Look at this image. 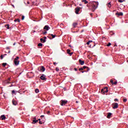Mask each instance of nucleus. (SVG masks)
<instances>
[{
    "mask_svg": "<svg viewBox=\"0 0 128 128\" xmlns=\"http://www.w3.org/2000/svg\"><path fill=\"white\" fill-rule=\"evenodd\" d=\"M98 2H94V3L93 4L92 10H93V12H94V10H96V8H98Z\"/></svg>",
    "mask_w": 128,
    "mask_h": 128,
    "instance_id": "f257e3e1",
    "label": "nucleus"
},
{
    "mask_svg": "<svg viewBox=\"0 0 128 128\" xmlns=\"http://www.w3.org/2000/svg\"><path fill=\"white\" fill-rule=\"evenodd\" d=\"M108 92V87H106L101 90L102 94H104L106 92Z\"/></svg>",
    "mask_w": 128,
    "mask_h": 128,
    "instance_id": "f03ea898",
    "label": "nucleus"
},
{
    "mask_svg": "<svg viewBox=\"0 0 128 128\" xmlns=\"http://www.w3.org/2000/svg\"><path fill=\"white\" fill-rule=\"evenodd\" d=\"M112 107L114 110L118 108V103L114 102L112 104Z\"/></svg>",
    "mask_w": 128,
    "mask_h": 128,
    "instance_id": "7ed1b4c3",
    "label": "nucleus"
},
{
    "mask_svg": "<svg viewBox=\"0 0 128 128\" xmlns=\"http://www.w3.org/2000/svg\"><path fill=\"white\" fill-rule=\"evenodd\" d=\"M61 106H64L66 104L68 103V100H62L61 101Z\"/></svg>",
    "mask_w": 128,
    "mask_h": 128,
    "instance_id": "20e7f679",
    "label": "nucleus"
},
{
    "mask_svg": "<svg viewBox=\"0 0 128 128\" xmlns=\"http://www.w3.org/2000/svg\"><path fill=\"white\" fill-rule=\"evenodd\" d=\"M80 8H75V12L76 14H78V12H80Z\"/></svg>",
    "mask_w": 128,
    "mask_h": 128,
    "instance_id": "39448f33",
    "label": "nucleus"
},
{
    "mask_svg": "<svg viewBox=\"0 0 128 128\" xmlns=\"http://www.w3.org/2000/svg\"><path fill=\"white\" fill-rule=\"evenodd\" d=\"M40 78L42 80H46V76L44 74H42V76H41Z\"/></svg>",
    "mask_w": 128,
    "mask_h": 128,
    "instance_id": "423d86ee",
    "label": "nucleus"
},
{
    "mask_svg": "<svg viewBox=\"0 0 128 128\" xmlns=\"http://www.w3.org/2000/svg\"><path fill=\"white\" fill-rule=\"evenodd\" d=\"M44 30H50V28L48 26L46 25L44 28Z\"/></svg>",
    "mask_w": 128,
    "mask_h": 128,
    "instance_id": "0eeeda50",
    "label": "nucleus"
},
{
    "mask_svg": "<svg viewBox=\"0 0 128 128\" xmlns=\"http://www.w3.org/2000/svg\"><path fill=\"white\" fill-rule=\"evenodd\" d=\"M34 120H32V124H36V122H38V120H36V118H34Z\"/></svg>",
    "mask_w": 128,
    "mask_h": 128,
    "instance_id": "6e6552de",
    "label": "nucleus"
},
{
    "mask_svg": "<svg viewBox=\"0 0 128 128\" xmlns=\"http://www.w3.org/2000/svg\"><path fill=\"white\" fill-rule=\"evenodd\" d=\"M14 64L15 66H18V64H20V61H18V60H14Z\"/></svg>",
    "mask_w": 128,
    "mask_h": 128,
    "instance_id": "1a4fd4ad",
    "label": "nucleus"
},
{
    "mask_svg": "<svg viewBox=\"0 0 128 128\" xmlns=\"http://www.w3.org/2000/svg\"><path fill=\"white\" fill-rule=\"evenodd\" d=\"M79 62L80 64H81V66H84V61L82 60H79Z\"/></svg>",
    "mask_w": 128,
    "mask_h": 128,
    "instance_id": "9d476101",
    "label": "nucleus"
},
{
    "mask_svg": "<svg viewBox=\"0 0 128 128\" xmlns=\"http://www.w3.org/2000/svg\"><path fill=\"white\" fill-rule=\"evenodd\" d=\"M6 116H4V115H2L0 116V120H6Z\"/></svg>",
    "mask_w": 128,
    "mask_h": 128,
    "instance_id": "9b49d317",
    "label": "nucleus"
},
{
    "mask_svg": "<svg viewBox=\"0 0 128 128\" xmlns=\"http://www.w3.org/2000/svg\"><path fill=\"white\" fill-rule=\"evenodd\" d=\"M40 68H41L40 70H42V72H44L46 70V68L44 66H42Z\"/></svg>",
    "mask_w": 128,
    "mask_h": 128,
    "instance_id": "f8f14e48",
    "label": "nucleus"
},
{
    "mask_svg": "<svg viewBox=\"0 0 128 128\" xmlns=\"http://www.w3.org/2000/svg\"><path fill=\"white\" fill-rule=\"evenodd\" d=\"M116 16H123L124 14H122V12H120V13H116Z\"/></svg>",
    "mask_w": 128,
    "mask_h": 128,
    "instance_id": "ddd939ff",
    "label": "nucleus"
},
{
    "mask_svg": "<svg viewBox=\"0 0 128 128\" xmlns=\"http://www.w3.org/2000/svg\"><path fill=\"white\" fill-rule=\"evenodd\" d=\"M111 116H112V113L110 112L108 113L107 116L108 118H110Z\"/></svg>",
    "mask_w": 128,
    "mask_h": 128,
    "instance_id": "4468645a",
    "label": "nucleus"
},
{
    "mask_svg": "<svg viewBox=\"0 0 128 128\" xmlns=\"http://www.w3.org/2000/svg\"><path fill=\"white\" fill-rule=\"evenodd\" d=\"M12 102L14 106H16V101L13 100L12 101Z\"/></svg>",
    "mask_w": 128,
    "mask_h": 128,
    "instance_id": "2eb2a0df",
    "label": "nucleus"
},
{
    "mask_svg": "<svg viewBox=\"0 0 128 128\" xmlns=\"http://www.w3.org/2000/svg\"><path fill=\"white\" fill-rule=\"evenodd\" d=\"M35 92L36 94H38V92H40V90L38 88H36L35 90Z\"/></svg>",
    "mask_w": 128,
    "mask_h": 128,
    "instance_id": "dca6fc26",
    "label": "nucleus"
},
{
    "mask_svg": "<svg viewBox=\"0 0 128 128\" xmlns=\"http://www.w3.org/2000/svg\"><path fill=\"white\" fill-rule=\"evenodd\" d=\"M40 40V42H46V39H42V38H41Z\"/></svg>",
    "mask_w": 128,
    "mask_h": 128,
    "instance_id": "f3484780",
    "label": "nucleus"
},
{
    "mask_svg": "<svg viewBox=\"0 0 128 128\" xmlns=\"http://www.w3.org/2000/svg\"><path fill=\"white\" fill-rule=\"evenodd\" d=\"M5 26L6 28H8V30L10 29V25L8 24L5 25Z\"/></svg>",
    "mask_w": 128,
    "mask_h": 128,
    "instance_id": "a211bd4d",
    "label": "nucleus"
},
{
    "mask_svg": "<svg viewBox=\"0 0 128 128\" xmlns=\"http://www.w3.org/2000/svg\"><path fill=\"white\" fill-rule=\"evenodd\" d=\"M82 2H84V4H86L88 2L86 0H82Z\"/></svg>",
    "mask_w": 128,
    "mask_h": 128,
    "instance_id": "6ab92c4d",
    "label": "nucleus"
},
{
    "mask_svg": "<svg viewBox=\"0 0 128 128\" xmlns=\"http://www.w3.org/2000/svg\"><path fill=\"white\" fill-rule=\"evenodd\" d=\"M14 22H20V19H16L15 20H14Z\"/></svg>",
    "mask_w": 128,
    "mask_h": 128,
    "instance_id": "aec40b11",
    "label": "nucleus"
},
{
    "mask_svg": "<svg viewBox=\"0 0 128 128\" xmlns=\"http://www.w3.org/2000/svg\"><path fill=\"white\" fill-rule=\"evenodd\" d=\"M76 26H78V23L77 22H74V23L73 24L74 28H76Z\"/></svg>",
    "mask_w": 128,
    "mask_h": 128,
    "instance_id": "412c9836",
    "label": "nucleus"
},
{
    "mask_svg": "<svg viewBox=\"0 0 128 128\" xmlns=\"http://www.w3.org/2000/svg\"><path fill=\"white\" fill-rule=\"evenodd\" d=\"M67 54H70V49L67 50Z\"/></svg>",
    "mask_w": 128,
    "mask_h": 128,
    "instance_id": "4be33fe9",
    "label": "nucleus"
},
{
    "mask_svg": "<svg viewBox=\"0 0 128 128\" xmlns=\"http://www.w3.org/2000/svg\"><path fill=\"white\" fill-rule=\"evenodd\" d=\"M90 42H92V40H89L87 43L86 44H90Z\"/></svg>",
    "mask_w": 128,
    "mask_h": 128,
    "instance_id": "5701e85b",
    "label": "nucleus"
},
{
    "mask_svg": "<svg viewBox=\"0 0 128 128\" xmlns=\"http://www.w3.org/2000/svg\"><path fill=\"white\" fill-rule=\"evenodd\" d=\"M118 2H124V0H118Z\"/></svg>",
    "mask_w": 128,
    "mask_h": 128,
    "instance_id": "b1692460",
    "label": "nucleus"
},
{
    "mask_svg": "<svg viewBox=\"0 0 128 128\" xmlns=\"http://www.w3.org/2000/svg\"><path fill=\"white\" fill-rule=\"evenodd\" d=\"M50 36H52V38H56V35H54L52 34H51Z\"/></svg>",
    "mask_w": 128,
    "mask_h": 128,
    "instance_id": "393cba45",
    "label": "nucleus"
},
{
    "mask_svg": "<svg viewBox=\"0 0 128 128\" xmlns=\"http://www.w3.org/2000/svg\"><path fill=\"white\" fill-rule=\"evenodd\" d=\"M38 46H42V43H39L38 44Z\"/></svg>",
    "mask_w": 128,
    "mask_h": 128,
    "instance_id": "a878e982",
    "label": "nucleus"
},
{
    "mask_svg": "<svg viewBox=\"0 0 128 128\" xmlns=\"http://www.w3.org/2000/svg\"><path fill=\"white\" fill-rule=\"evenodd\" d=\"M20 58L18 56H16L14 59V60H18Z\"/></svg>",
    "mask_w": 128,
    "mask_h": 128,
    "instance_id": "bb28decb",
    "label": "nucleus"
},
{
    "mask_svg": "<svg viewBox=\"0 0 128 128\" xmlns=\"http://www.w3.org/2000/svg\"><path fill=\"white\" fill-rule=\"evenodd\" d=\"M12 94H16V91L14 90H12Z\"/></svg>",
    "mask_w": 128,
    "mask_h": 128,
    "instance_id": "cd10ccee",
    "label": "nucleus"
},
{
    "mask_svg": "<svg viewBox=\"0 0 128 128\" xmlns=\"http://www.w3.org/2000/svg\"><path fill=\"white\" fill-rule=\"evenodd\" d=\"M108 8H110V6H112V5L110 4V3H108Z\"/></svg>",
    "mask_w": 128,
    "mask_h": 128,
    "instance_id": "c85d7f7f",
    "label": "nucleus"
},
{
    "mask_svg": "<svg viewBox=\"0 0 128 128\" xmlns=\"http://www.w3.org/2000/svg\"><path fill=\"white\" fill-rule=\"evenodd\" d=\"M6 63H3L2 64V66H6Z\"/></svg>",
    "mask_w": 128,
    "mask_h": 128,
    "instance_id": "c756f323",
    "label": "nucleus"
},
{
    "mask_svg": "<svg viewBox=\"0 0 128 128\" xmlns=\"http://www.w3.org/2000/svg\"><path fill=\"white\" fill-rule=\"evenodd\" d=\"M86 68H88V66H83V70H86Z\"/></svg>",
    "mask_w": 128,
    "mask_h": 128,
    "instance_id": "7c9ffc66",
    "label": "nucleus"
},
{
    "mask_svg": "<svg viewBox=\"0 0 128 128\" xmlns=\"http://www.w3.org/2000/svg\"><path fill=\"white\" fill-rule=\"evenodd\" d=\"M118 84V82L116 81L114 82H113L112 84Z\"/></svg>",
    "mask_w": 128,
    "mask_h": 128,
    "instance_id": "2f4dec72",
    "label": "nucleus"
},
{
    "mask_svg": "<svg viewBox=\"0 0 128 128\" xmlns=\"http://www.w3.org/2000/svg\"><path fill=\"white\" fill-rule=\"evenodd\" d=\"M44 122H42V121H40V122H39L40 124H44Z\"/></svg>",
    "mask_w": 128,
    "mask_h": 128,
    "instance_id": "473e14b6",
    "label": "nucleus"
},
{
    "mask_svg": "<svg viewBox=\"0 0 128 128\" xmlns=\"http://www.w3.org/2000/svg\"><path fill=\"white\" fill-rule=\"evenodd\" d=\"M112 45V44H110V43H108V44H107V46H110Z\"/></svg>",
    "mask_w": 128,
    "mask_h": 128,
    "instance_id": "72a5a7b5",
    "label": "nucleus"
},
{
    "mask_svg": "<svg viewBox=\"0 0 128 128\" xmlns=\"http://www.w3.org/2000/svg\"><path fill=\"white\" fill-rule=\"evenodd\" d=\"M56 72H59L60 71V69L58 68H56Z\"/></svg>",
    "mask_w": 128,
    "mask_h": 128,
    "instance_id": "f704fd0d",
    "label": "nucleus"
},
{
    "mask_svg": "<svg viewBox=\"0 0 128 128\" xmlns=\"http://www.w3.org/2000/svg\"><path fill=\"white\" fill-rule=\"evenodd\" d=\"M110 82L111 84H112L114 83V80H110Z\"/></svg>",
    "mask_w": 128,
    "mask_h": 128,
    "instance_id": "c9c22d12",
    "label": "nucleus"
},
{
    "mask_svg": "<svg viewBox=\"0 0 128 128\" xmlns=\"http://www.w3.org/2000/svg\"><path fill=\"white\" fill-rule=\"evenodd\" d=\"M22 20H24V16H22Z\"/></svg>",
    "mask_w": 128,
    "mask_h": 128,
    "instance_id": "e433bc0d",
    "label": "nucleus"
},
{
    "mask_svg": "<svg viewBox=\"0 0 128 128\" xmlns=\"http://www.w3.org/2000/svg\"><path fill=\"white\" fill-rule=\"evenodd\" d=\"M1 60H2V58H4V55H1Z\"/></svg>",
    "mask_w": 128,
    "mask_h": 128,
    "instance_id": "4c0bfd02",
    "label": "nucleus"
},
{
    "mask_svg": "<svg viewBox=\"0 0 128 128\" xmlns=\"http://www.w3.org/2000/svg\"><path fill=\"white\" fill-rule=\"evenodd\" d=\"M126 100H126V98L124 99L123 101L126 102Z\"/></svg>",
    "mask_w": 128,
    "mask_h": 128,
    "instance_id": "58836bf2",
    "label": "nucleus"
},
{
    "mask_svg": "<svg viewBox=\"0 0 128 128\" xmlns=\"http://www.w3.org/2000/svg\"><path fill=\"white\" fill-rule=\"evenodd\" d=\"M80 70H84V68H80L79 69Z\"/></svg>",
    "mask_w": 128,
    "mask_h": 128,
    "instance_id": "ea45409f",
    "label": "nucleus"
},
{
    "mask_svg": "<svg viewBox=\"0 0 128 128\" xmlns=\"http://www.w3.org/2000/svg\"><path fill=\"white\" fill-rule=\"evenodd\" d=\"M114 102H118V100L117 98L114 99Z\"/></svg>",
    "mask_w": 128,
    "mask_h": 128,
    "instance_id": "a19ab883",
    "label": "nucleus"
},
{
    "mask_svg": "<svg viewBox=\"0 0 128 128\" xmlns=\"http://www.w3.org/2000/svg\"><path fill=\"white\" fill-rule=\"evenodd\" d=\"M72 54H74V52H71L69 54H70V56H72Z\"/></svg>",
    "mask_w": 128,
    "mask_h": 128,
    "instance_id": "79ce46f5",
    "label": "nucleus"
},
{
    "mask_svg": "<svg viewBox=\"0 0 128 128\" xmlns=\"http://www.w3.org/2000/svg\"><path fill=\"white\" fill-rule=\"evenodd\" d=\"M50 111H48V112H47V114H50Z\"/></svg>",
    "mask_w": 128,
    "mask_h": 128,
    "instance_id": "37998d69",
    "label": "nucleus"
},
{
    "mask_svg": "<svg viewBox=\"0 0 128 128\" xmlns=\"http://www.w3.org/2000/svg\"><path fill=\"white\" fill-rule=\"evenodd\" d=\"M46 32H44V33H43V34H46Z\"/></svg>",
    "mask_w": 128,
    "mask_h": 128,
    "instance_id": "c03bdc74",
    "label": "nucleus"
},
{
    "mask_svg": "<svg viewBox=\"0 0 128 128\" xmlns=\"http://www.w3.org/2000/svg\"><path fill=\"white\" fill-rule=\"evenodd\" d=\"M54 64H58V63L56 62H54Z\"/></svg>",
    "mask_w": 128,
    "mask_h": 128,
    "instance_id": "a18cd8bd",
    "label": "nucleus"
},
{
    "mask_svg": "<svg viewBox=\"0 0 128 128\" xmlns=\"http://www.w3.org/2000/svg\"><path fill=\"white\" fill-rule=\"evenodd\" d=\"M74 70H76H76H78V69H76V68H74Z\"/></svg>",
    "mask_w": 128,
    "mask_h": 128,
    "instance_id": "49530a36",
    "label": "nucleus"
},
{
    "mask_svg": "<svg viewBox=\"0 0 128 128\" xmlns=\"http://www.w3.org/2000/svg\"><path fill=\"white\" fill-rule=\"evenodd\" d=\"M6 48V50H10V48L9 47H7Z\"/></svg>",
    "mask_w": 128,
    "mask_h": 128,
    "instance_id": "de8ad7c7",
    "label": "nucleus"
},
{
    "mask_svg": "<svg viewBox=\"0 0 128 128\" xmlns=\"http://www.w3.org/2000/svg\"><path fill=\"white\" fill-rule=\"evenodd\" d=\"M40 116H41V118H44V116L42 115Z\"/></svg>",
    "mask_w": 128,
    "mask_h": 128,
    "instance_id": "09e8293b",
    "label": "nucleus"
},
{
    "mask_svg": "<svg viewBox=\"0 0 128 128\" xmlns=\"http://www.w3.org/2000/svg\"><path fill=\"white\" fill-rule=\"evenodd\" d=\"M44 40H46V37H44Z\"/></svg>",
    "mask_w": 128,
    "mask_h": 128,
    "instance_id": "8fccbe9b",
    "label": "nucleus"
},
{
    "mask_svg": "<svg viewBox=\"0 0 128 128\" xmlns=\"http://www.w3.org/2000/svg\"><path fill=\"white\" fill-rule=\"evenodd\" d=\"M13 46H16V42L13 44Z\"/></svg>",
    "mask_w": 128,
    "mask_h": 128,
    "instance_id": "3c124183",
    "label": "nucleus"
},
{
    "mask_svg": "<svg viewBox=\"0 0 128 128\" xmlns=\"http://www.w3.org/2000/svg\"><path fill=\"white\" fill-rule=\"evenodd\" d=\"M10 51H8V54H10Z\"/></svg>",
    "mask_w": 128,
    "mask_h": 128,
    "instance_id": "603ef678",
    "label": "nucleus"
},
{
    "mask_svg": "<svg viewBox=\"0 0 128 128\" xmlns=\"http://www.w3.org/2000/svg\"><path fill=\"white\" fill-rule=\"evenodd\" d=\"M38 120H40V119L39 118V119Z\"/></svg>",
    "mask_w": 128,
    "mask_h": 128,
    "instance_id": "864d4df0",
    "label": "nucleus"
},
{
    "mask_svg": "<svg viewBox=\"0 0 128 128\" xmlns=\"http://www.w3.org/2000/svg\"><path fill=\"white\" fill-rule=\"evenodd\" d=\"M10 80V78H8V80Z\"/></svg>",
    "mask_w": 128,
    "mask_h": 128,
    "instance_id": "5fc2aeb1",
    "label": "nucleus"
},
{
    "mask_svg": "<svg viewBox=\"0 0 128 128\" xmlns=\"http://www.w3.org/2000/svg\"><path fill=\"white\" fill-rule=\"evenodd\" d=\"M12 6H13L14 8V5H12Z\"/></svg>",
    "mask_w": 128,
    "mask_h": 128,
    "instance_id": "6e6d98bb",
    "label": "nucleus"
},
{
    "mask_svg": "<svg viewBox=\"0 0 128 128\" xmlns=\"http://www.w3.org/2000/svg\"><path fill=\"white\" fill-rule=\"evenodd\" d=\"M33 32H36V31H35V30H34V31H33Z\"/></svg>",
    "mask_w": 128,
    "mask_h": 128,
    "instance_id": "4d7b16f0",
    "label": "nucleus"
},
{
    "mask_svg": "<svg viewBox=\"0 0 128 128\" xmlns=\"http://www.w3.org/2000/svg\"><path fill=\"white\" fill-rule=\"evenodd\" d=\"M4 56H6V54H4Z\"/></svg>",
    "mask_w": 128,
    "mask_h": 128,
    "instance_id": "13d9d810",
    "label": "nucleus"
},
{
    "mask_svg": "<svg viewBox=\"0 0 128 128\" xmlns=\"http://www.w3.org/2000/svg\"><path fill=\"white\" fill-rule=\"evenodd\" d=\"M114 46H116V44H115V45H114Z\"/></svg>",
    "mask_w": 128,
    "mask_h": 128,
    "instance_id": "bf43d9fd",
    "label": "nucleus"
},
{
    "mask_svg": "<svg viewBox=\"0 0 128 128\" xmlns=\"http://www.w3.org/2000/svg\"><path fill=\"white\" fill-rule=\"evenodd\" d=\"M80 6H82V4H80Z\"/></svg>",
    "mask_w": 128,
    "mask_h": 128,
    "instance_id": "052dcab7",
    "label": "nucleus"
},
{
    "mask_svg": "<svg viewBox=\"0 0 128 128\" xmlns=\"http://www.w3.org/2000/svg\"><path fill=\"white\" fill-rule=\"evenodd\" d=\"M28 4H30V2H28Z\"/></svg>",
    "mask_w": 128,
    "mask_h": 128,
    "instance_id": "680f3d73",
    "label": "nucleus"
},
{
    "mask_svg": "<svg viewBox=\"0 0 128 128\" xmlns=\"http://www.w3.org/2000/svg\"><path fill=\"white\" fill-rule=\"evenodd\" d=\"M76 102L78 103V101H76Z\"/></svg>",
    "mask_w": 128,
    "mask_h": 128,
    "instance_id": "e2e57ef3",
    "label": "nucleus"
},
{
    "mask_svg": "<svg viewBox=\"0 0 128 128\" xmlns=\"http://www.w3.org/2000/svg\"><path fill=\"white\" fill-rule=\"evenodd\" d=\"M82 73H84V72H82Z\"/></svg>",
    "mask_w": 128,
    "mask_h": 128,
    "instance_id": "0e129e2a",
    "label": "nucleus"
},
{
    "mask_svg": "<svg viewBox=\"0 0 128 128\" xmlns=\"http://www.w3.org/2000/svg\"><path fill=\"white\" fill-rule=\"evenodd\" d=\"M69 46H70V45Z\"/></svg>",
    "mask_w": 128,
    "mask_h": 128,
    "instance_id": "69168bd1",
    "label": "nucleus"
}]
</instances>
